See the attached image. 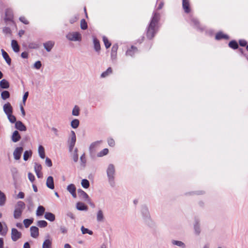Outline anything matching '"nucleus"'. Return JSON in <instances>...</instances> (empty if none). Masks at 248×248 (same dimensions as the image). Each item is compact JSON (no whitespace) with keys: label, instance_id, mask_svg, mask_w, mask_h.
Returning <instances> with one entry per match:
<instances>
[{"label":"nucleus","instance_id":"obj_19","mask_svg":"<svg viewBox=\"0 0 248 248\" xmlns=\"http://www.w3.org/2000/svg\"><path fill=\"white\" fill-rule=\"evenodd\" d=\"M15 127L21 131H25L27 129L26 126L19 121L16 122Z\"/></svg>","mask_w":248,"mask_h":248},{"label":"nucleus","instance_id":"obj_41","mask_svg":"<svg viewBox=\"0 0 248 248\" xmlns=\"http://www.w3.org/2000/svg\"><path fill=\"white\" fill-rule=\"evenodd\" d=\"M81 231L83 234H89V235H92L93 234L92 231L90 230L87 228H85L83 226L81 227Z\"/></svg>","mask_w":248,"mask_h":248},{"label":"nucleus","instance_id":"obj_18","mask_svg":"<svg viewBox=\"0 0 248 248\" xmlns=\"http://www.w3.org/2000/svg\"><path fill=\"white\" fill-rule=\"evenodd\" d=\"M171 243L173 246H176L181 248H186V245L181 241L176 240H171Z\"/></svg>","mask_w":248,"mask_h":248},{"label":"nucleus","instance_id":"obj_38","mask_svg":"<svg viewBox=\"0 0 248 248\" xmlns=\"http://www.w3.org/2000/svg\"><path fill=\"white\" fill-rule=\"evenodd\" d=\"M79 125V121L78 119H75L73 120L70 123L71 126L74 128H77Z\"/></svg>","mask_w":248,"mask_h":248},{"label":"nucleus","instance_id":"obj_25","mask_svg":"<svg viewBox=\"0 0 248 248\" xmlns=\"http://www.w3.org/2000/svg\"><path fill=\"white\" fill-rule=\"evenodd\" d=\"M21 138L19 132L16 130L15 131L12 136V140L14 142H16L18 141Z\"/></svg>","mask_w":248,"mask_h":248},{"label":"nucleus","instance_id":"obj_40","mask_svg":"<svg viewBox=\"0 0 248 248\" xmlns=\"http://www.w3.org/2000/svg\"><path fill=\"white\" fill-rule=\"evenodd\" d=\"M112 69L110 67L108 68L106 71L103 72L100 77L101 78H105L108 76L110 74L112 73Z\"/></svg>","mask_w":248,"mask_h":248},{"label":"nucleus","instance_id":"obj_14","mask_svg":"<svg viewBox=\"0 0 248 248\" xmlns=\"http://www.w3.org/2000/svg\"><path fill=\"white\" fill-rule=\"evenodd\" d=\"M96 220L98 222H102L104 221L105 217L103 211L99 209L96 212Z\"/></svg>","mask_w":248,"mask_h":248},{"label":"nucleus","instance_id":"obj_42","mask_svg":"<svg viewBox=\"0 0 248 248\" xmlns=\"http://www.w3.org/2000/svg\"><path fill=\"white\" fill-rule=\"evenodd\" d=\"M108 153V150L107 148H105L102 151L98 152L97 154V156L98 157H102L105 155H106Z\"/></svg>","mask_w":248,"mask_h":248},{"label":"nucleus","instance_id":"obj_54","mask_svg":"<svg viewBox=\"0 0 248 248\" xmlns=\"http://www.w3.org/2000/svg\"><path fill=\"white\" fill-rule=\"evenodd\" d=\"M42 66L41 62L39 61L36 62L33 64V67L37 70H39L41 68Z\"/></svg>","mask_w":248,"mask_h":248},{"label":"nucleus","instance_id":"obj_50","mask_svg":"<svg viewBox=\"0 0 248 248\" xmlns=\"http://www.w3.org/2000/svg\"><path fill=\"white\" fill-rule=\"evenodd\" d=\"M7 118H8L9 121L11 123H16V118L15 117V116H14L13 115V114H10L7 115Z\"/></svg>","mask_w":248,"mask_h":248},{"label":"nucleus","instance_id":"obj_51","mask_svg":"<svg viewBox=\"0 0 248 248\" xmlns=\"http://www.w3.org/2000/svg\"><path fill=\"white\" fill-rule=\"evenodd\" d=\"M47 225V223L45 220H39L37 222V225L41 228L45 227Z\"/></svg>","mask_w":248,"mask_h":248},{"label":"nucleus","instance_id":"obj_16","mask_svg":"<svg viewBox=\"0 0 248 248\" xmlns=\"http://www.w3.org/2000/svg\"><path fill=\"white\" fill-rule=\"evenodd\" d=\"M55 42L52 41H48L43 44V46L47 52H50L54 46Z\"/></svg>","mask_w":248,"mask_h":248},{"label":"nucleus","instance_id":"obj_35","mask_svg":"<svg viewBox=\"0 0 248 248\" xmlns=\"http://www.w3.org/2000/svg\"><path fill=\"white\" fill-rule=\"evenodd\" d=\"M0 87L2 89H8L9 87V83L7 80L3 79L0 81Z\"/></svg>","mask_w":248,"mask_h":248},{"label":"nucleus","instance_id":"obj_6","mask_svg":"<svg viewBox=\"0 0 248 248\" xmlns=\"http://www.w3.org/2000/svg\"><path fill=\"white\" fill-rule=\"evenodd\" d=\"M78 194L80 198L88 203L91 202V199L88 195L83 190L81 189L78 190Z\"/></svg>","mask_w":248,"mask_h":248},{"label":"nucleus","instance_id":"obj_43","mask_svg":"<svg viewBox=\"0 0 248 248\" xmlns=\"http://www.w3.org/2000/svg\"><path fill=\"white\" fill-rule=\"evenodd\" d=\"M32 152L31 150L26 151L23 155V159L25 161H27L30 157L31 156Z\"/></svg>","mask_w":248,"mask_h":248},{"label":"nucleus","instance_id":"obj_49","mask_svg":"<svg viewBox=\"0 0 248 248\" xmlns=\"http://www.w3.org/2000/svg\"><path fill=\"white\" fill-rule=\"evenodd\" d=\"M34 169L35 172H39L41 171V170L42 169V167L41 164H38L37 163H35L34 166Z\"/></svg>","mask_w":248,"mask_h":248},{"label":"nucleus","instance_id":"obj_24","mask_svg":"<svg viewBox=\"0 0 248 248\" xmlns=\"http://www.w3.org/2000/svg\"><path fill=\"white\" fill-rule=\"evenodd\" d=\"M183 8L185 12L188 13L190 11L189 0H183Z\"/></svg>","mask_w":248,"mask_h":248},{"label":"nucleus","instance_id":"obj_4","mask_svg":"<svg viewBox=\"0 0 248 248\" xmlns=\"http://www.w3.org/2000/svg\"><path fill=\"white\" fill-rule=\"evenodd\" d=\"M66 38L70 41L80 42L82 39L81 34L77 31L68 32L66 35Z\"/></svg>","mask_w":248,"mask_h":248},{"label":"nucleus","instance_id":"obj_3","mask_svg":"<svg viewBox=\"0 0 248 248\" xmlns=\"http://www.w3.org/2000/svg\"><path fill=\"white\" fill-rule=\"evenodd\" d=\"M25 206V204L23 202H17L14 213V217L15 218L17 219L20 217Z\"/></svg>","mask_w":248,"mask_h":248},{"label":"nucleus","instance_id":"obj_36","mask_svg":"<svg viewBox=\"0 0 248 248\" xmlns=\"http://www.w3.org/2000/svg\"><path fill=\"white\" fill-rule=\"evenodd\" d=\"M40 46V44L37 42H32L29 43L28 47L30 49H38Z\"/></svg>","mask_w":248,"mask_h":248},{"label":"nucleus","instance_id":"obj_27","mask_svg":"<svg viewBox=\"0 0 248 248\" xmlns=\"http://www.w3.org/2000/svg\"><path fill=\"white\" fill-rule=\"evenodd\" d=\"M11 46L13 51L16 53L19 51V46L16 40H13L11 42Z\"/></svg>","mask_w":248,"mask_h":248},{"label":"nucleus","instance_id":"obj_5","mask_svg":"<svg viewBox=\"0 0 248 248\" xmlns=\"http://www.w3.org/2000/svg\"><path fill=\"white\" fill-rule=\"evenodd\" d=\"M76 142V135L74 131H71L68 139V144L70 152H72L74 149Z\"/></svg>","mask_w":248,"mask_h":248},{"label":"nucleus","instance_id":"obj_20","mask_svg":"<svg viewBox=\"0 0 248 248\" xmlns=\"http://www.w3.org/2000/svg\"><path fill=\"white\" fill-rule=\"evenodd\" d=\"M118 46L117 44L113 46L111 48V58L112 60H115L117 58V51Z\"/></svg>","mask_w":248,"mask_h":248},{"label":"nucleus","instance_id":"obj_10","mask_svg":"<svg viewBox=\"0 0 248 248\" xmlns=\"http://www.w3.org/2000/svg\"><path fill=\"white\" fill-rule=\"evenodd\" d=\"M101 142V140H98L92 143L89 147L90 152L93 153L100 146Z\"/></svg>","mask_w":248,"mask_h":248},{"label":"nucleus","instance_id":"obj_31","mask_svg":"<svg viewBox=\"0 0 248 248\" xmlns=\"http://www.w3.org/2000/svg\"><path fill=\"white\" fill-rule=\"evenodd\" d=\"M38 152L40 157L44 159L45 157V149L43 146L39 145L38 149Z\"/></svg>","mask_w":248,"mask_h":248},{"label":"nucleus","instance_id":"obj_28","mask_svg":"<svg viewBox=\"0 0 248 248\" xmlns=\"http://www.w3.org/2000/svg\"><path fill=\"white\" fill-rule=\"evenodd\" d=\"M45 218L50 221H53L55 219V216L50 212H46L45 214Z\"/></svg>","mask_w":248,"mask_h":248},{"label":"nucleus","instance_id":"obj_15","mask_svg":"<svg viewBox=\"0 0 248 248\" xmlns=\"http://www.w3.org/2000/svg\"><path fill=\"white\" fill-rule=\"evenodd\" d=\"M194 230L195 233L196 235H199L201 233V228L200 221L198 219H196L194 223Z\"/></svg>","mask_w":248,"mask_h":248},{"label":"nucleus","instance_id":"obj_12","mask_svg":"<svg viewBox=\"0 0 248 248\" xmlns=\"http://www.w3.org/2000/svg\"><path fill=\"white\" fill-rule=\"evenodd\" d=\"M3 109L6 115L13 114V108L10 103L5 104L3 106Z\"/></svg>","mask_w":248,"mask_h":248},{"label":"nucleus","instance_id":"obj_60","mask_svg":"<svg viewBox=\"0 0 248 248\" xmlns=\"http://www.w3.org/2000/svg\"><path fill=\"white\" fill-rule=\"evenodd\" d=\"M28 175V178H29V180L31 182H33L35 180V177H34V175L32 173H31V172H29Z\"/></svg>","mask_w":248,"mask_h":248},{"label":"nucleus","instance_id":"obj_11","mask_svg":"<svg viewBox=\"0 0 248 248\" xmlns=\"http://www.w3.org/2000/svg\"><path fill=\"white\" fill-rule=\"evenodd\" d=\"M92 38L94 49L96 52H99L101 49L100 42L95 36H93Z\"/></svg>","mask_w":248,"mask_h":248},{"label":"nucleus","instance_id":"obj_26","mask_svg":"<svg viewBox=\"0 0 248 248\" xmlns=\"http://www.w3.org/2000/svg\"><path fill=\"white\" fill-rule=\"evenodd\" d=\"M76 207L79 211H87L88 210V207L81 202H77Z\"/></svg>","mask_w":248,"mask_h":248},{"label":"nucleus","instance_id":"obj_46","mask_svg":"<svg viewBox=\"0 0 248 248\" xmlns=\"http://www.w3.org/2000/svg\"><path fill=\"white\" fill-rule=\"evenodd\" d=\"M1 97L3 100H5L10 97V93L7 91H4L1 93Z\"/></svg>","mask_w":248,"mask_h":248},{"label":"nucleus","instance_id":"obj_29","mask_svg":"<svg viewBox=\"0 0 248 248\" xmlns=\"http://www.w3.org/2000/svg\"><path fill=\"white\" fill-rule=\"evenodd\" d=\"M191 25L193 26L194 28L197 29H200L202 30L203 29L200 27V24L198 20L196 18H192L191 19Z\"/></svg>","mask_w":248,"mask_h":248},{"label":"nucleus","instance_id":"obj_8","mask_svg":"<svg viewBox=\"0 0 248 248\" xmlns=\"http://www.w3.org/2000/svg\"><path fill=\"white\" fill-rule=\"evenodd\" d=\"M23 151V148L22 147L16 148L13 153L14 158L16 160H19L21 157Z\"/></svg>","mask_w":248,"mask_h":248},{"label":"nucleus","instance_id":"obj_37","mask_svg":"<svg viewBox=\"0 0 248 248\" xmlns=\"http://www.w3.org/2000/svg\"><path fill=\"white\" fill-rule=\"evenodd\" d=\"M52 240L49 239H46L44 242L42 248H51Z\"/></svg>","mask_w":248,"mask_h":248},{"label":"nucleus","instance_id":"obj_23","mask_svg":"<svg viewBox=\"0 0 248 248\" xmlns=\"http://www.w3.org/2000/svg\"><path fill=\"white\" fill-rule=\"evenodd\" d=\"M46 185L47 187L51 189L54 188V180L52 176H48L46 179Z\"/></svg>","mask_w":248,"mask_h":248},{"label":"nucleus","instance_id":"obj_55","mask_svg":"<svg viewBox=\"0 0 248 248\" xmlns=\"http://www.w3.org/2000/svg\"><path fill=\"white\" fill-rule=\"evenodd\" d=\"M80 161H81V165L85 166V164H86V157H85L84 154H83L80 156Z\"/></svg>","mask_w":248,"mask_h":248},{"label":"nucleus","instance_id":"obj_32","mask_svg":"<svg viewBox=\"0 0 248 248\" xmlns=\"http://www.w3.org/2000/svg\"><path fill=\"white\" fill-rule=\"evenodd\" d=\"M45 211V208L43 206H39L37 209L36 212V215L37 216H42Z\"/></svg>","mask_w":248,"mask_h":248},{"label":"nucleus","instance_id":"obj_56","mask_svg":"<svg viewBox=\"0 0 248 248\" xmlns=\"http://www.w3.org/2000/svg\"><path fill=\"white\" fill-rule=\"evenodd\" d=\"M2 31L5 34H10L11 33L10 29L6 27L3 28Z\"/></svg>","mask_w":248,"mask_h":248},{"label":"nucleus","instance_id":"obj_7","mask_svg":"<svg viewBox=\"0 0 248 248\" xmlns=\"http://www.w3.org/2000/svg\"><path fill=\"white\" fill-rule=\"evenodd\" d=\"M21 236V233L15 228L12 229L11 238L13 241H16Z\"/></svg>","mask_w":248,"mask_h":248},{"label":"nucleus","instance_id":"obj_1","mask_svg":"<svg viewBox=\"0 0 248 248\" xmlns=\"http://www.w3.org/2000/svg\"><path fill=\"white\" fill-rule=\"evenodd\" d=\"M160 19L159 13L154 12L151 21L147 29V36L149 39L153 38L158 29V22Z\"/></svg>","mask_w":248,"mask_h":248},{"label":"nucleus","instance_id":"obj_9","mask_svg":"<svg viewBox=\"0 0 248 248\" xmlns=\"http://www.w3.org/2000/svg\"><path fill=\"white\" fill-rule=\"evenodd\" d=\"M140 213L144 220H146L150 218V213L147 207H142L140 210Z\"/></svg>","mask_w":248,"mask_h":248},{"label":"nucleus","instance_id":"obj_62","mask_svg":"<svg viewBox=\"0 0 248 248\" xmlns=\"http://www.w3.org/2000/svg\"><path fill=\"white\" fill-rule=\"evenodd\" d=\"M19 20L21 22L25 24H28L29 23L28 21L27 20V19L25 17H20L19 18Z\"/></svg>","mask_w":248,"mask_h":248},{"label":"nucleus","instance_id":"obj_59","mask_svg":"<svg viewBox=\"0 0 248 248\" xmlns=\"http://www.w3.org/2000/svg\"><path fill=\"white\" fill-rule=\"evenodd\" d=\"M45 163L46 165L49 167H50L52 166L51 160L48 157H46V158Z\"/></svg>","mask_w":248,"mask_h":248},{"label":"nucleus","instance_id":"obj_61","mask_svg":"<svg viewBox=\"0 0 248 248\" xmlns=\"http://www.w3.org/2000/svg\"><path fill=\"white\" fill-rule=\"evenodd\" d=\"M60 230L61 232L63 234L66 233L67 232V228L63 226H61L60 228Z\"/></svg>","mask_w":248,"mask_h":248},{"label":"nucleus","instance_id":"obj_17","mask_svg":"<svg viewBox=\"0 0 248 248\" xmlns=\"http://www.w3.org/2000/svg\"><path fill=\"white\" fill-rule=\"evenodd\" d=\"M8 232V227L5 223H1L0 222V234L5 236Z\"/></svg>","mask_w":248,"mask_h":248},{"label":"nucleus","instance_id":"obj_47","mask_svg":"<svg viewBox=\"0 0 248 248\" xmlns=\"http://www.w3.org/2000/svg\"><path fill=\"white\" fill-rule=\"evenodd\" d=\"M229 46L233 49H236L238 48V45L235 41H232L229 43Z\"/></svg>","mask_w":248,"mask_h":248},{"label":"nucleus","instance_id":"obj_48","mask_svg":"<svg viewBox=\"0 0 248 248\" xmlns=\"http://www.w3.org/2000/svg\"><path fill=\"white\" fill-rule=\"evenodd\" d=\"M32 222V219H25L23 220V223L26 228H28Z\"/></svg>","mask_w":248,"mask_h":248},{"label":"nucleus","instance_id":"obj_21","mask_svg":"<svg viewBox=\"0 0 248 248\" xmlns=\"http://www.w3.org/2000/svg\"><path fill=\"white\" fill-rule=\"evenodd\" d=\"M31 235L33 238H37L39 235L38 228L35 226H31L30 228Z\"/></svg>","mask_w":248,"mask_h":248},{"label":"nucleus","instance_id":"obj_33","mask_svg":"<svg viewBox=\"0 0 248 248\" xmlns=\"http://www.w3.org/2000/svg\"><path fill=\"white\" fill-rule=\"evenodd\" d=\"M80 108L78 105H75L73 108L72 114L74 116H78L79 115Z\"/></svg>","mask_w":248,"mask_h":248},{"label":"nucleus","instance_id":"obj_44","mask_svg":"<svg viewBox=\"0 0 248 248\" xmlns=\"http://www.w3.org/2000/svg\"><path fill=\"white\" fill-rule=\"evenodd\" d=\"M103 41L104 43V45L106 48H108L111 45V43L109 41L108 39L105 36H103Z\"/></svg>","mask_w":248,"mask_h":248},{"label":"nucleus","instance_id":"obj_53","mask_svg":"<svg viewBox=\"0 0 248 248\" xmlns=\"http://www.w3.org/2000/svg\"><path fill=\"white\" fill-rule=\"evenodd\" d=\"M80 27L82 30H86L88 27L87 24L84 19L80 21Z\"/></svg>","mask_w":248,"mask_h":248},{"label":"nucleus","instance_id":"obj_2","mask_svg":"<svg viewBox=\"0 0 248 248\" xmlns=\"http://www.w3.org/2000/svg\"><path fill=\"white\" fill-rule=\"evenodd\" d=\"M106 173L109 185L111 187H114L115 185L116 170L115 166L112 164H108L106 169Z\"/></svg>","mask_w":248,"mask_h":248},{"label":"nucleus","instance_id":"obj_22","mask_svg":"<svg viewBox=\"0 0 248 248\" xmlns=\"http://www.w3.org/2000/svg\"><path fill=\"white\" fill-rule=\"evenodd\" d=\"M1 52L2 56L3 58V59L6 61L7 64L9 65H10L11 64V59L10 58L8 53L2 49L1 50Z\"/></svg>","mask_w":248,"mask_h":248},{"label":"nucleus","instance_id":"obj_58","mask_svg":"<svg viewBox=\"0 0 248 248\" xmlns=\"http://www.w3.org/2000/svg\"><path fill=\"white\" fill-rule=\"evenodd\" d=\"M28 95H29V93H28V92H27L24 93V94L23 96L22 102H23V104L24 105H25V104H26V101L28 97Z\"/></svg>","mask_w":248,"mask_h":248},{"label":"nucleus","instance_id":"obj_30","mask_svg":"<svg viewBox=\"0 0 248 248\" xmlns=\"http://www.w3.org/2000/svg\"><path fill=\"white\" fill-rule=\"evenodd\" d=\"M137 51V49L136 47L132 46L130 48H129L126 52V55L127 56H132Z\"/></svg>","mask_w":248,"mask_h":248},{"label":"nucleus","instance_id":"obj_34","mask_svg":"<svg viewBox=\"0 0 248 248\" xmlns=\"http://www.w3.org/2000/svg\"><path fill=\"white\" fill-rule=\"evenodd\" d=\"M216 39L217 40H220L221 39H228L229 36L223 33L222 32H219L217 33L216 35Z\"/></svg>","mask_w":248,"mask_h":248},{"label":"nucleus","instance_id":"obj_57","mask_svg":"<svg viewBox=\"0 0 248 248\" xmlns=\"http://www.w3.org/2000/svg\"><path fill=\"white\" fill-rule=\"evenodd\" d=\"M108 144L111 147H113L115 145V141L112 138H109L108 140Z\"/></svg>","mask_w":248,"mask_h":248},{"label":"nucleus","instance_id":"obj_64","mask_svg":"<svg viewBox=\"0 0 248 248\" xmlns=\"http://www.w3.org/2000/svg\"><path fill=\"white\" fill-rule=\"evenodd\" d=\"M28 53L27 52H23L21 53V56L23 59H27L28 58Z\"/></svg>","mask_w":248,"mask_h":248},{"label":"nucleus","instance_id":"obj_39","mask_svg":"<svg viewBox=\"0 0 248 248\" xmlns=\"http://www.w3.org/2000/svg\"><path fill=\"white\" fill-rule=\"evenodd\" d=\"M6 202V197L5 194L0 190V206H3Z\"/></svg>","mask_w":248,"mask_h":248},{"label":"nucleus","instance_id":"obj_45","mask_svg":"<svg viewBox=\"0 0 248 248\" xmlns=\"http://www.w3.org/2000/svg\"><path fill=\"white\" fill-rule=\"evenodd\" d=\"M82 186L84 188H88L90 186V183L88 180L83 179L81 183Z\"/></svg>","mask_w":248,"mask_h":248},{"label":"nucleus","instance_id":"obj_63","mask_svg":"<svg viewBox=\"0 0 248 248\" xmlns=\"http://www.w3.org/2000/svg\"><path fill=\"white\" fill-rule=\"evenodd\" d=\"M239 42L240 45L242 46H245L247 44V42L244 40H240Z\"/></svg>","mask_w":248,"mask_h":248},{"label":"nucleus","instance_id":"obj_52","mask_svg":"<svg viewBox=\"0 0 248 248\" xmlns=\"http://www.w3.org/2000/svg\"><path fill=\"white\" fill-rule=\"evenodd\" d=\"M73 159L74 162H77L78 160V149L76 148L73 155Z\"/></svg>","mask_w":248,"mask_h":248},{"label":"nucleus","instance_id":"obj_13","mask_svg":"<svg viewBox=\"0 0 248 248\" xmlns=\"http://www.w3.org/2000/svg\"><path fill=\"white\" fill-rule=\"evenodd\" d=\"M67 191L72 195L74 198L77 197L76 188L74 184H70L67 187Z\"/></svg>","mask_w":248,"mask_h":248}]
</instances>
